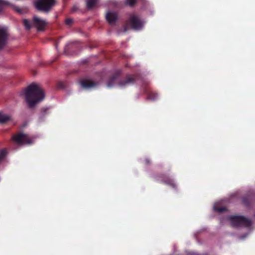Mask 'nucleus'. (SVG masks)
<instances>
[{
  "label": "nucleus",
  "mask_w": 255,
  "mask_h": 255,
  "mask_svg": "<svg viewBox=\"0 0 255 255\" xmlns=\"http://www.w3.org/2000/svg\"><path fill=\"white\" fill-rule=\"evenodd\" d=\"M23 24L26 29L28 30L33 27L36 28L37 30L38 31H44L46 29L48 22L46 20L35 16L33 17V19L31 22L28 19H24Z\"/></svg>",
  "instance_id": "nucleus-4"
},
{
  "label": "nucleus",
  "mask_w": 255,
  "mask_h": 255,
  "mask_svg": "<svg viewBox=\"0 0 255 255\" xmlns=\"http://www.w3.org/2000/svg\"><path fill=\"white\" fill-rule=\"evenodd\" d=\"M14 9L16 12H17L19 13H23V10L18 7H17V6L15 7Z\"/></svg>",
  "instance_id": "nucleus-23"
},
{
  "label": "nucleus",
  "mask_w": 255,
  "mask_h": 255,
  "mask_svg": "<svg viewBox=\"0 0 255 255\" xmlns=\"http://www.w3.org/2000/svg\"><path fill=\"white\" fill-rule=\"evenodd\" d=\"M214 210L218 213H221L226 211L227 209L224 207L214 206Z\"/></svg>",
  "instance_id": "nucleus-17"
},
{
  "label": "nucleus",
  "mask_w": 255,
  "mask_h": 255,
  "mask_svg": "<svg viewBox=\"0 0 255 255\" xmlns=\"http://www.w3.org/2000/svg\"><path fill=\"white\" fill-rule=\"evenodd\" d=\"M6 150L5 149L0 150V162L4 159L6 155Z\"/></svg>",
  "instance_id": "nucleus-18"
},
{
  "label": "nucleus",
  "mask_w": 255,
  "mask_h": 255,
  "mask_svg": "<svg viewBox=\"0 0 255 255\" xmlns=\"http://www.w3.org/2000/svg\"><path fill=\"white\" fill-rule=\"evenodd\" d=\"M145 162L146 164H147V165H149L150 163V161L149 159H146L145 160Z\"/></svg>",
  "instance_id": "nucleus-24"
},
{
  "label": "nucleus",
  "mask_w": 255,
  "mask_h": 255,
  "mask_svg": "<svg viewBox=\"0 0 255 255\" xmlns=\"http://www.w3.org/2000/svg\"><path fill=\"white\" fill-rule=\"evenodd\" d=\"M233 227H249L252 225V221L242 216H231L229 217Z\"/></svg>",
  "instance_id": "nucleus-5"
},
{
  "label": "nucleus",
  "mask_w": 255,
  "mask_h": 255,
  "mask_svg": "<svg viewBox=\"0 0 255 255\" xmlns=\"http://www.w3.org/2000/svg\"><path fill=\"white\" fill-rule=\"evenodd\" d=\"M121 72L119 71L113 73V87L117 86L120 87H125L133 84L138 77V74H127L124 78L117 81V78L120 76Z\"/></svg>",
  "instance_id": "nucleus-3"
},
{
  "label": "nucleus",
  "mask_w": 255,
  "mask_h": 255,
  "mask_svg": "<svg viewBox=\"0 0 255 255\" xmlns=\"http://www.w3.org/2000/svg\"><path fill=\"white\" fill-rule=\"evenodd\" d=\"M80 84L82 88L86 89H89L95 87L97 83L89 79H83L80 81Z\"/></svg>",
  "instance_id": "nucleus-11"
},
{
  "label": "nucleus",
  "mask_w": 255,
  "mask_h": 255,
  "mask_svg": "<svg viewBox=\"0 0 255 255\" xmlns=\"http://www.w3.org/2000/svg\"><path fill=\"white\" fill-rule=\"evenodd\" d=\"M156 178L157 180H160L162 183L168 185L172 188H175L176 187L174 180L165 174H160L157 176Z\"/></svg>",
  "instance_id": "nucleus-8"
},
{
  "label": "nucleus",
  "mask_w": 255,
  "mask_h": 255,
  "mask_svg": "<svg viewBox=\"0 0 255 255\" xmlns=\"http://www.w3.org/2000/svg\"><path fill=\"white\" fill-rule=\"evenodd\" d=\"M242 202L244 205L247 207H249L251 203V198L249 196L244 197L242 199Z\"/></svg>",
  "instance_id": "nucleus-14"
},
{
  "label": "nucleus",
  "mask_w": 255,
  "mask_h": 255,
  "mask_svg": "<svg viewBox=\"0 0 255 255\" xmlns=\"http://www.w3.org/2000/svg\"><path fill=\"white\" fill-rule=\"evenodd\" d=\"M106 19L109 24H112V11H109L106 15Z\"/></svg>",
  "instance_id": "nucleus-20"
},
{
  "label": "nucleus",
  "mask_w": 255,
  "mask_h": 255,
  "mask_svg": "<svg viewBox=\"0 0 255 255\" xmlns=\"http://www.w3.org/2000/svg\"><path fill=\"white\" fill-rule=\"evenodd\" d=\"M158 97V94L154 92H150L148 93V96L147 98L151 100L154 101L156 100Z\"/></svg>",
  "instance_id": "nucleus-16"
},
{
  "label": "nucleus",
  "mask_w": 255,
  "mask_h": 255,
  "mask_svg": "<svg viewBox=\"0 0 255 255\" xmlns=\"http://www.w3.org/2000/svg\"><path fill=\"white\" fill-rule=\"evenodd\" d=\"M9 3L4 0H0V13L2 10L3 6L5 5H8Z\"/></svg>",
  "instance_id": "nucleus-19"
},
{
  "label": "nucleus",
  "mask_w": 255,
  "mask_h": 255,
  "mask_svg": "<svg viewBox=\"0 0 255 255\" xmlns=\"http://www.w3.org/2000/svg\"><path fill=\"white\" fill-rule=\"evenodd\" d=\"M11 140L18 145L30 144L32 142V140L29 135L21 132L13 135L11 137Z\"/></svg>",
  "instance_id": "nucleus-6"
},
{
  "label": "nucleus",
  "mask_w": 255,
  "mask_h": 255,
  "mask_svg": "<svg viewBox=\"0 0 255 255\" xmlns=\"http://www.w3.org/2000/svg\"><path fill=\"white\" fill-rule=\"evenodd\" d=\"M73 23V19L70 18H68L66 19L65 20V24L67 25L70 26Z\"/></svg>",
  "instance_id": "nucleus-22"
},
{
  "label": "nucleus",
  "mask_w": 255,
  "mask_h": 255,
  "mask_svg": "<svg viewBox=\"0 0 255 255\" xmlns=\"http://www.w3.org/2000/svg\"><path fill=\"white\" fill-rule=\"evenodd\" d=\"M112 4H113V5H115V2L113 1Z\"/></svg>",
  "instance_id": "nucleus-25"
},
{
  "label": "nucleus",
  "mask_w": 255,
  "mask_h": 255,
  "mask_svg": "<svg viewBox=\"0 0 255 255\" xmlns=\"http://www.w3.org/2000/svg\"><path fill=\"white\" fill-rule=\"evenodd\" d=\"M98 0H86L87 7L88 9L92 8L97 3Z\"/></svg>",
  "instance_id": "nucleus-13"
},
{
  "label": "nucleus",
  "mask_w": 255,
  "mask_h": 255,
  "mask_svg": "<svg viewBox=\"0 0 255 255\" xmlns=\"http://www.w3.org/2000/svg\"><path fill=\"white\" fill-rule=\"evenodd\" d=\"M25 100L30 108L33 107L44 98L43 91L36 84L32 83L25 89Z\"/></svg>",
  "instance_id": "nucleus-1"
},
{
  "label": "nucleus",
  "mask_w": 255,
  "mask_h": 255,
  "mask_svg": "<svg viewBox=\"0 0 255 255\" xmlns=\"http://www.w3.org/2000/svg\"><path fill=\"white\" fill-rule=\"evenodd\" d=\"M143 25V22L140 17L134 13H131L126 21L125 24L119 30L118 33L120 34L121 32H126L130 29L136 30H140Z\"/></svg>",
  "instance_id": "nucleus-2"
},
{
  "label": "nucleus",
  "mask_w": 255,
  "mask_h": 255,
  "mask_svg": "<svg viewBox=\"0 0 255 255\" xmlns=\"http://www.w3.org/2000/svg\"><path fill=\"white\" fill-rule=\"evenodd\" d=\"M137 0H125V4L130 7H133L136 3Z\"/></svg>",
  "instance_id": "nucleus-15"
},
{
  "label": "nucleus",
  "mask_w": 255,
  "mask_h": 255,
  "mask_svg": "<svg viewBox=\"0 0 255 255\" xmlns=\"http://www.w3.org/2000/svg\"><path fill=\"white\" fill-rule=\"evenodd\" d=\"M8 34L6 30L0 28V50L2 49L6 44Z\"/></svg>",
  "instance_id": "nucleus-9"
},
{
  "label": "nucleus",
  "mask_w": 255,
  "mask_h": 255,
  "mask_svg": "<svg viewBox=\"0 0 255 255\" xmlns=\"http://www.w3.org/2000/svg\"><path fill=\"white\" fill-rule=\"evenodd\" d=\"M50 114V107H42L41 108L38 119V122L41 123L44 121L46 117Z\"/></svg>",
  "instance_id": "nucleus-10"
},
{
  "label": "nucleus",
  "mask_w": 255,
  "mask_h": 255,
  "mask_svg": "<svg viewBox=\"0 0 255 255\" xmlns=\"http://www.w3.org/2000/svg\"><path fill=\"white\" fill-rule=\"evenodd\" d=\"M118 19V15L116 13L113 12V28Z\"/></svg>",
  "instance_id": "nucleus-21"
},
{
  "label": "nucleus",
  "mask_w": 255,
  "mask_h": 255,
  "mask_svg": "<svg viewBox=\"0 0 255 255\" xmlns=\"http://www.w3.org/2000/svg\"><path fill=\"white\" fill-rule=\"evenodd\" d=\"M11 117L0 112V124H4L11 120Z\"/></svg>",
  "instance_id": "nucleus-12"
},
{
  "label": "nucleus",
  "mask_w": 255,
  "mask_h": 255,
  "mask_svg": "<svg viewBox=\"0 0 255 255\" xmlns=\"http://www.w3.org/2000/svg\"><path fill=\"white\" fill-rule=\"evenodd\" d=\"M54 3V0H36L34 2V5L38 10L48 12Z\"/></svg>",
  "instance_id": "nucleus-7"
},
{
  "label": "nucleus",
  "mask_w": 255,
  "mask_h": 255,
  "mask_svg": "<svg viewBox=\"0 0 255 255\" xmlns=\"http://www.w3.org/2000/svg\"><path fill=\"white\" fill-rule=\"evenodd\" d=\"M111 79H110V80H109V85H110V83H111Z\"/></svg>",
  "instance_id": "nucleus-26"
}]
</instances>
